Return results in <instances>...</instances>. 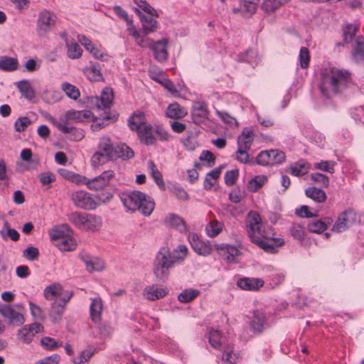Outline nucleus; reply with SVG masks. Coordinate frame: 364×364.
<instances>
[{
    "label": "nucleus",
    "mask_w": 364,
    "mask_h": 364,
    "mask_svg": "<svg viewBox=\"0 0 364 364\" xmlns=\"http://www.w3.org/2000/svg\"><path fill=\"white\" fill-rule=\"evenodd\" d=\"M247 231L251 241L267 252L274 253L277 247L284 244L283 238L274 237V233L271 228L262 224L260 215L255 211L248 213Z\"/></svg>",
    "instance_id": "obj_1"
},
{
    "label": "nucleus",
    "mask_w": 364,
    "mask_h": 364,
    "mask_svg": "<svg viewBox=\"0 0 364 364\" xmlns=\"http://www.w3.org/2000/svg\"><path fill=\"white\" fill-rule=\"evenodd\" d=\"M351 84V75L347 70L336 68H326L322 70L319 89L327 98L342 92Z\"/></svg>",
    "instance_id": "obj_2"
},
{
    "label": "nucleus",
    "mask_w": 364,
    "mask_h": 364,
    "mask_svg": "<svg viewBox=\"0 0 364 364\" xmlns=\"http://www.w3.org/2000/svg\"><path fill=\"white\" fill-rule=\"evenodd\" d=\"M119 197L127 210L132 212L139 210L145 216L150 215L155 207L154 200L139 191L123 192Z\"/></svg>",
    "instance_id": "obj_3"
},
{
    "label": "nucleus",
    "mask_w": 364,
    "mask_h": 364,
    "mask_svg": "<svg viewBox=\"0 0 364 364\" xmlns=\"http://www.w3.org/2000/svg\"><path fill=\"white\" fill-rule=\"evenodd\" d=\"M68 218L75 227L84 231L95 232L102 225V218L93 214L74 212L70 213Z\"/></svg>",
    "instance_id": "obj_4"
},
{
    "label": "nucleus",
    "mask_w": 364,
    "mask_h": 364,
    "mask_svg": "<svg viewBox=\"0 0 364 364\" xmlns=\"http://www.w3.org/2000/svg\"><path fill=\"white\" fill-rule=\"evenodd\" d=\"M97 148L98 151L93 154L90 160L93 167H98L107 161L114 160V146L109 136H103L100 138Z\"/></svg>",
    "instance_id": "obj_5"
},
{
    "label": "nucleus",
    "mask_w": 364,
    "mask_h": 364,
    "mask_svg": "<svg viewBox=\"0 0 364 364\" xmlns=\"http://www.w3.org/2000/svg\"><path fill=\"white\" fill-rule=\"evenodd\" d=\"M272 316L263 309H255L250 311L247 323L250 331L256 335L262 333L273 323Z\"/></svg>",
    "instance_id": "obj_6"
},
{
    "label": "nucleus",
    "mask_w": 364,
    "mask_h": 364,
    "mask_svg": "<svg viewBox=\"0 0 364 364\" xmlns=\"http://www.w3.org/2000/svg\"><path fill=\"white\" fill-rule=\"evenodd\" d=\"M171 252L168 247H164L157 252L154 261V274L159 279H164L167 277L169 269L175 264L171 257Z\"/></svg>",
    "instance_id": "obj_7"
},
{
    "label": "nucleus",
    "mask_w": 364,
    "mask_h": 364,
    "mask_svg": "<svg viewBox=\"0 0 364 364\" xmlns=\"http://www.w3.org/2000/svg\"><path fill=\"white\" fill-rule=\"evenodd\" d=\"M286 155L278 149L262 151L257 156L256 161L261 166L279 165L285 161Z\"/></svg>",
    "instance_id": "obj_8"
},
{
    "label": "nucleus",
    "mask_w": 364,
    "mask_h": 364,
    "mask_svg": "<svg viewBox=\"0 0 364 364\" xmlns=\"http://www.w3.org/2000/svg\"><path fill=\"white\" fill-rule=\"evenodd\" d=\"M71 199L75 206L85 210H94L97 203L92 196L85 191H75L71 195Z\"/></svg>",
    "instance_id": "obj_9"
},
{
    "label": "nucleus",
    "mask_w": 364,
    "mask_h": 364,
    "mask_svg": "<svg viewBox=\"0 0 364 364\" xmlns=\"http://www.w3.org/2000/svg\"><path fill=\"white\" fill-rule=\"evenodd\" d=\"M48 119L58 130L67 134L68 139L71 141H80L85 136L82 129L65 125L63 122H58V120L53 117H50Z\"/></svg>",
    "instance_id": "obj_10"
},
{
    "label": "nucleus",
    "mask_w": 364,
    "mask_h": 364,
    "mask_svg": "<svg viewBox=\"0 0 364 364\" xmlns=\"http://www.w3.org/2000/svg\"><path fill=\"white\" fill-rule=\"evenodd\" d=\"M0 314L9 320L10 325L20 326L25 322L23 314L8 304H0Z\"/></svg>",
    "instance_id": "obj_11"
},
{
    "label": "nucleus",
    "mask_w": 364,
    "mask_h": 364,
    "mask_svg": "<svg viewBox=\"0 0 364 364\" xmlns=\"http://www.w3.org/2000/svg\"><path fill=\"white\" fill-rule=\"evenodd\" d=\"M135 11L140 18L141 22L142 34L145 37L146 36L157 31L159 24L157 21L154 18V16H158L157 14L156 15L148 14L147 13L144 14L139 11V9H135Z\"/></svg>",
    "instance_id": "obj_12"
},
{
    "label": "nucleus",
    "mask_w": 364,
    "mask_h": 364,
    "mask_svg": "<svg viewBox=\"0 0 364 364\" xmlns=\"http://www.w3.org/2000/svg\"><path fill=\"white\" fill-rule=\"evenodd\" d=\"M43 330V326L39 323L26 325L18 331L17 338L21 342L28 344L32 341L35 335Z\"/></svg>",
    "instance_id": "obj_13"
},
{
    "label": "nucleus",
    "mask_w": 364,
    "mask_h": 364,
    "mask_svg": "<svg viewBox=\"0 0 364 364\" xmlns=\"http://www.w3.org/2000/svg\"><path fill=\"white\" fill-rule=\"evenodd\" d=\"M114 176V171L112 170L105 171L100 176L92 179H88L87 186L91 190H101L106 187L110 181Z\"/></svg>",
    "instance_id": "obj_14"
},
{
    "label": "nucleus",
    "mask_w": 364,
    "mask_h": 364,
    "mask_svg": "<svg viewBox=\"0 0 364 364\" xmlns=\"http://www.w3.org/2000/svg\"><path fill=\"white\" fill-rule=\"evenodd\" d=\"M72 294H70L66 298H57L52 304L49 311V317L52 322L58 323L63 317L66 303L71 298Z\"/></svg>",
    "instance_id": "obj_15"
},
{
    "label": "nucleus",
    "mask_w": 364,
    "mask_h": 364,
    "mask_svg": "<svg viewBox=\"0 0 364 364\" xmlns=\"http://www.w3.org/2000/svg\"><path fill=\"white\" fill-rule=\"evenodd\" d=\"M55 23V17L49 11H44L40 13L37 22L38 33L40 36L45 35L51 30Z\"/></svg>",
    "instance_id": "obj_16"
},
{
    "label": "nucleus",
    "mask_w": 364,
    "mask_h": 364,
    "mask_svg": "<svg viewBox=\"0 0 364 364\" xmlns=\"http://www.w3.org/2000/svg\"><path fill=\"white\" fill-rule=\"evenodd\" d=\"M355 220V213L348 209L342 212L336 223L332 228V231L336 232H342L348 228L349 225Z\"/></svg>",
    "instance_id": "obj_17"
},
{
    "label": "nucleus",
    "mask_w": 364,
    "mask_h": 364,
    "mask_svg": "<svg viewBox=\"0 0 364 364\" xmlns=\"http://www.w3.org/2000/svg\"><path fill=\"white\" fill-rule=\"evenodd\" d=\"M168 43L167 38H163L155 42L151 39V45L147 47L152 50L155 59L160 63L164 62L167 59Z\"/></svg>",
    "instance_id": "obj_18"
},
{
    "label": "nucleus",
    "mask_w": 364,
    "mask_h": 364,
    "mask_svg": "<svg viewBox=\"0 0 364 364\" xmlns=\"http://www.w3.org/2000/svg\"><path fill=\"white\" fill-rule=\"evenodd\" d=\"M218 250L221 257L229 263H237L240 259V252L235 246L222 245Z\"/></svg>",
    "instance_id": "obj_19"
},
{
    "label": "nucleus",
    "mask_w": 364,
    "mask_h": 364,
    "mask_svg": "<svg viewBox=\"0 0 364 364\" xmlns=\"http://www.w3.org/2000/svg\"><path fill=\"white\" fill-rule=\"evenodd\" d=\"M127 31L128 34L131 36L135 41L136 43L141 48H147L151 45V38L145 37L133 24L131 19L127 22Z\"/></svg>",
    "instance_id": "obj_20"
},
{
    "label": "nucleus",
    "mask_w": 364,
    "mask_h": 364,
    "mask_svg": "<svg viewBox=\"0 0 364 364\" xmlns=\"http://www.w3.org/2000/svg\"><path fill=\"white\" fill-rule=\"evenodd\" d=\"M80 259L85 264L86 269L89 272L95 271H102L105 268V264L102 260L98 257H93L85 252L79 255Z\"/></svg>",
    "instance_id": "obj_21"
},
{
    "label": "nucleus",
    "mask_w": 364,
    "mask_h": 364,
    "mask_svg": "<svg viewBox=\"0 0 364 364\" xmlns=\"http://www.w3.org/2000/svg\"><path fill=\"white\" fill-rule=\"evenodd\" d=\"M136 132L138 138L142 144L149 146L156 143L155 129L150 124L144 125Z\"/></svg>",
    "instance_id": "obj_22"
},
{
    "label": "nucleus",
    "mask_w": 364,
    "mask_h": 364,
    "mask_svg": "<svg viewBox=\"0 0 364 364\" xmlns=\"http://www.w3.org/2000/svg\"><path fill=\"white\" fill-rule=\"evenodd\" d=\"M90 114L85 111L68 110L64 115H62L58 122H63L70 126V122H80L84 119L89 117Z\"/></svg>",
    "instance_id": "obj_23"
},
{
    "label": "nucleus",
    "mask_w": 364,
    "mask_h": 364,
    "mask_svg": "<svg viewBox=\"0 0 364 364\" xmlns=\"http://www.w3.org/2000/svg\"><path fill=\"white\" fill-rule=\"evenodd\" d=\"M113 92L111 88L102 90L100 97L95 98V104L98 109H108L112 105Z\"/></svg>",
    "instance_id": "obj_24"
},
{
    "label": "nucleus",
    "mask_w": 364,
    "mask_h": 364,
    "mask_svg": "<svg viewBox=\"0 0 364 364\" xmlns=\"http://www.w3.org/2000/svg\"><path fill=\"white\" fill-rule=\"evenodd\" d=\"M164 224L181 233L187 231L185 221L179 215L174 213H168L165 216Z\"/></svg>",
    "instance_id": "obj_25"
},
{
    "label": "nucleus",
    "mask_w": 364,
    "mask_h": 364,
    "mask_svg": "<svg viewBox=\"0 0 364 364\" xmlns=\"http://www.w3.org/2000/svg\"><path fill=\"white\" fill-rule=\"evenodd\" d=\"M168 293L166 288L154 284L146 287L144 290V296L149 300L155 301L164 297Z\"/></svg>",
    "instance_id": "obj_26"
},
{
    "label": "nucleus",
    "mask_w": 364,
    "mask_h": 364,
    "mask_svg": "<svg viewBox=\"0 0 364 364\" xmlns=\"http://www.w3.org/2000/svg\"><path fill=\"white\" fill-rule=\"evenodd\" d=\"M264 281L259 278H242L237 281V286L243 290L257 291L264 285Z\"/></svg>",
    "instance_id": "obj_27"
},
{
    "label": "nucleus",
    "mask_w": 364,
    "mask_h": 364,
    "mask_svg": "<svg viewBox=\"0 0 364 364\" xmlns=\"http://www.w3.org/2000/svg\"><path fill=\"white\" fill-rule=\"evenodd\" d=\"M208 341L210 345L216 350H222L225 346L229 344L225 342V338L222 336L220 332L217 329H211L208 334Z\"/></svg>",
    "instance_id": "obj_28"
},
{
    "label": "nucleus",
    "mask_w": 364,
    "mask_h": 364,
    "mask_svg": "<svg viewBox=\"0 0 364 364\" xmlns=\"http://www.w3.org/2000/svg\"><path fill=\"white\" fill-rule=\"evenodd\" d=\"M146 124H148V123L145 114L141 111L135 112L128 120V125L133 131L137 132Z\"/></svg>",
    "instance_id": "obj_29"
},
{
    "label": "nucleus",
    "mask_w": 364,
    "mask_h": 364,
    "mask_svg": "<svg viewBox=\"0 0 364 364\" xmlns=\"http://www.w3.org/2000/svg\"><path fill=\"white\" fill-rule=\"evenodd\" d=\"M253 139V132L247 127L244 128L241 134L237 138V148L250 150Z\"/></svg>",
    "instance_id": "obj_30"
},
{
    "label": "nucleus",
    "mask_w": 364,
    "mask_h": 364,
    "mask_svg": "<svg viewBox=\"0 0 364 364\" xmlns=\"http://www.w3.org/2000/svg\"><path fill=\"white\" fill-rule=\"evenodd\" d=\"M237 60L239 62H245L255 66L259 63L260 58L259 57L257 51L251 48L239 53L237 55Z\"/></svg>",
    "instance_id": "obj_31"
},
{
    "label": "nucleus",
    "mask_w": 364,
    "mask_h": 364,
    "mask_svg": "<svg viewBox=\"0 0 364 364\" xmlns=\"http://www.w3.org/2000/svg\"><path fill=\"white\" fill-rule=\"evenodd\" d=\"M188 114L186 108L179 104L174 102L170 104L166 110V116L171 119H182Z\"/></svg>",
    "instance_id": "obj_32"
},
{
    "label": "nucleus",
    "mask_w": 364,
    "mask_h": 364,
    "mask_svg": "<svg viewBox=\"0 0 364 364\" xmlns=\"http://www.w3.org/2000/svg\"><path fill=\"white\" fill-rule=\"evenodd\" d=\"M289 172L294 176H301L309 171V164L305 160H299L288 167Z\"/></svg>",
    "instance_id": "obj_33"
},
{
    "label": "nucleus",
    "mask_w": 364,
    "mask_h": 364,
    "mask_svg": "<svg viewBox=\"0 0 364 364\" xmlns=\"http://www.w3.org/2000/svg\"><path fill=\"white\" fill-rule=\"evenodd\" d=\"M102 309L103 304L100 297L92 299V302L90 306V314L91 319L94 322H98L100 320Z\"/></svg>",
    "instance_id": "obj_34"
},
{
    "label": "nucleus",
    "mask_w": 364,
    "mask_h": 364,
    "mask_svg": "<svg viewBox=\"0 0 364 364\" xmlns=\"http://www.w3.org/2000/svg\"><path fill=\"white\" fill-rule=\"evenodd\" d=\"M352 58L356 63L364 61V37L358 36L352 51Z\"/></svg>",
    "instance_id": "obj_35"
},
{
    "label": "nucleus",
    "mask_w": 364,
    "mask_h": 364,
    "mask_svg": "<svg viewBox=\"0 0 364 364\" xmlns=\"http://www.w3.org/2000/svg\"><path fill=\"white\" fill-rule=\"evenodd\" d=\"M16 85L21 95L28 100H32L35 97V92L28 80H22L16 82Z\"/></svg>",
    "instance_id": "obj_36"
},
{
    "label": "nucleus",
    "mask_w": 364,
    "mask_h": 364,
    "mask_svg": "<svg viewBox=\"0 0 364 364\" xmlns=\"http://www.w3.org/2000/svg\"><path fill=\"white\" fill-rule=\"evenodd\" d=\"M114 160L121 159L122 160H127L133 158L134 156V151L125 144H119L114 146Z\"/></svg>",
    "instance_id": "obj_37"
},
{
    "label": "nucleus",
    "mask_w": 364,
    "mask_h": 364,
    "mask_svg": "<svg viewBox=\"0 0 364 364\" xmlns=\"http://www.w3.org/2000/svg\"><path fill=\"white\" fill-rule=\"evenodd\" d=\"M220 351L223 352L222 360L225 364H236L239 359V355L234 351L231 344H228Z\"/></svg>",
    "instance_id": "obj_38"
},
{
    "label": "nucleus",
    "mask_w": 364,
    "mask_h": 364,
    "mask_svg": "<svg viewBox=\"0 0 364 364\" xmlns=\"http://www.w3.org/2000/svg\"><path fill=\"white\" fill-rule=\"evenodd\" d=\"M192 117L194 123L200 124L205 122V104L196 102L193 105Z\"/></svg>",
    "instance_id": "obj_39"
},
{
    "label": "nucleus",
    "mask_w": 364,
    "mask_h": 364,
    "mask_svg": "<svg viewBox=\"0 0 364 364\" xmlns=\"http://www.w3.org/2000/svg\"><path fill=\"white\" fill-rule=\"evenodd\" d=\"M73 231L67 224L54 228L50 232V237L52 240L60 241L63 237L72 235Z\"/></svg>",
    "instance_id": "obj_40"
},
{
    "label": "nucleus",
    "mask_w": 364,
    "mask_h": 364,
    "mask_svg": "<svg viewBox=\"0 0 364 364\" xmlns=\"http://www.w3.org/2000/svg\"><path fill=\"white\" fill-rule=\"evenodd\" d=\"M289 232L294 240L299 241L301 245H304L306 232L302 225L299 223L292 224L289 229Z\"/></svg>",
    "instance_id": "obj_41"
},
{
    "label": "nucleus",
    "mask_w": 364,
    "mask_h": 364,
    "mask_svg": "<svg viewBox=\"0 0 364 364\" xmlns=\"http://www.w3.org/2000/svg\"><path fill=\"white\" fill-rule=\"evenodd\" d=\"M289 1L290 0H264L261 7L265 13L272 14Z\"/></svg>",
    "instance_id": "obj_42"
},
{
    "label": "nucleus",
    "mask_w": 364,
    "mask_h": 364,
    "mask_svg": "<svg viewBox=\"0 0 364 364\" xmlns=\"http://www.w3.org/2000/svg\"><path fill=\"white\" fill-rule=\"evenodd\" d=\"M84 74L90 81H102L103 80L99 64L92 65L89 68H85L83 70Z\"/></svg>",
    "instance_id": "obj_43"
},
{
    "label": "nucleus",
    "mask_w": 364,
    "mask_h": 364,
    "mask_svg": "<svg viewBox=\"0 0 364 364\" xmlns=\"http://www.w3.org/2000/svg\"><path fill=\"white\" fill-rule=\"evenodd\" d=\"M305 193L308 198H310L316 203H323L326 199L325 191L316 187H309L306 188Z\"/></svg>",
    "instance_id": "obj_44"
},
{
    "label": "nucleus",
    "mask_w": 364,
    "mask_h": 364,
    "mask_svg": "<svg viewBox=\"0 0 364 364\" xmlns=\"http://www.w3.org/2000/svg\"><path fill=\"white\" fill-rule=\"evenodd\" d=\"M18 60L9 56L0 57V70L7 72H12L18 68Z\"/></svg>",
    "instance_id": "obj_45"
},
{
    "label": "nucleus",
    "mask_w": 364,
    "mask_h": 364,
    "mask_svg": "<svg viewBox=\"0 0 364 364\" xmlns=\"http://www.w3.org/2000/svg\"><path fill=\"white\" fill-rule=\"evenodd\" d=\"M148 169L154 178V181L161 190H165L166 186L163 180L161 173L159 171L156 166L152 161L148 162Z\"/></svg>",
    "instance_id": "obj_46"
},
{
    "label": "nucleus",
    "mask_w": 364,
    "mask_h": 364,
    "mask_svg": "<svg viewBox=\"0 0 364 364\" xmlns=\"http://www.w3.org/2000/svg\"><path fill=\"white\" fill-rule=\"evenodd\" d=\"M189 242L194 251L200 255H205V243L200 240L196 233H190L188 235Z\"/></svg>",
    "instance_id": "obj_47"
},
{
    "label": "nucleus",
    "mask_w": 364,
    "mask_h": 364,
    "mask_svg": "<svg viewBox=\"0 0 364 364\" xmlns=\"http://www.w3.org/2000/svg\"><path fill=\"white\" fill-rule=\"evenodd\" d=\"M56 246L62 251H73L76 248L77 243L72 235H68L58 241Z\"/></svg>",
    "instance_id": "obj_48"
},
{
    "label": "nucleus",
    "mask_w": 364,
    "mask_h": 364,
    "mask_svg": "<svg viewBox=\"0 0 364 364\" xmlns=\"http://www.w3.org/2000/svg\"><path fill=\"white\" fill-rule=\"evenodd\" d=\"M188 248L185 245H179L173 252L171 257L175 264L181 263L187 257Z\"/></svg>",
    "instance_id": "obj_49"
},
{
    "label": "nucleus",
    "mask_w": 364,
    "mask_h": 364,
    "mask_svg": "<svg viewBox=\"0 0 364 364\" xmlns=\"http://www.w3.org/2000/svg\"><path fill=\"white\" fill-rule=\"evenodd\" d=\"M63 289L60 284H53L45 288L43 294L47 300H52L55 297L59 298L62 294Z\"/></svg>",
    "instance_id": "obj_50"
},
{
    "label": "nucleus",
    "mask_w": 364,
    "mask_h": 364,
    "mask_svg": "<svg viewBox=\"0 0 364 364\" xmlns=\"http://www.w3.org/2000/svg\"><path fill=\"white\" fill-rule=\"evenodd\" d=\"M328 221H322L321 220H313L308 225V229L310 232L314 233H321L326 230L328 225H330V219H327Z\"/></svg>",
    "instance_id": "obj_51"
},
{
    "label": "nucleus",
    "mask_w": 364,
    "mask_h": 364,
    "mask_svg": "<svg viewBox=\"0 0 364 364\" xmlns=\"http://www.w3.org/2000/svg\"><path fill=\"white\" fill-rule=\"evenodd\" d=\"M223 225L218 220H210L208 225H206V234L211 237L217 236L223 230Z\"/></svg>",
    "instance_id": "obj_52"
},
{
    "label": "nucleus",
    "mask_w": 364,
    "mask_h": 364,
    "mask_svg": "<svg viewBox=\"0 0 364 364\" xmlns=\"http://www.w3.org/2000/svg\"><path fill=\"white\" fill-rule=\"evenodd\" d=\"M217 114L229 128L234 129L238 127L237 119L228 112L217 111Z\"/></svg>",
    "instance_id": "obj_53"
},
{
    "label": "nucleus",
    "mask_w": 364,
    "mask_h": 364,
    "mask_svg": "<svg viewBox=\"0 0 364 364\" xmlns=\"http://www.w3.org/2000/svg\"><path fill=\"white\" fill-rule=\"evenodd\" d=\"M309 139L311 143L316 145L318 147L321 149H323L326 144V136L321 132L317 131H314L309 136Z\"/></svg>",
    "instance_id": "obj_54"
},
{
    "label": "nucleus",
    "mask_w": 364,
    "mask_h": 364,
    "mask_svg": "<svg viewBox=\"0 0 364 364\" xmlns=\"http://www.w3.org/2000/svg\"><path fill=\"white\" fill-rule=\"evenodd\" d=\"M223 168V166H220L215 169L206 173V188L208 187V185L209 188H211L215 184L217 179L220 176Z\"/></svg>",
    "instance_id": "obj_55"
},
{
    "label": "nucleus",
    "mask_w": 364,
    "mask_h": 364,
    "mask_svg": "<svg viewBox=\"0 0 364 364\" xmlns=\"http://www.w3.org/2000/svg\"><path fill=\"white\" fill-rule=\"evenodd\" d=\"M336 162L334 161H321L314 164V168L329 173H333Z\"/></svg>",
    "instance_id": "obj_56"
},
{
    "label": "nucleus",
    "mask_w": 364,
    "mask_h": 364,
    "mask_svg": "<svg viewBox=\"0 0 364 364\" xmlns=\"http://www.w3.org/2000/svg\"><path fill=\"white\" fill-rule=\"evenodd\" d=\"M62 89L65 92L66 95L73 100H77L80 95L79 90L75 86L68 82L63 83Z\"/></svg>",
    "instance_id": "obj_57"
},
{
    "label": "nucleus",
    "mask_w": 364,
    "mask_h": 364,
    "mask_svg": "<svg viewBox=\"0 0 364 364\" xmlns=\"http://www.w3.org/2000/svg\"><path fill=\"white\" fill-rule=\"evenodd\" d=\"M198 295V291L192 289L183 291L178 296V299L183 303H188L194 299Z\"/></svg>",
    "instance_id": "obj_58"
},
{
    "label": "nucleus",
    "mask_w": 364,
    "mask_h": 364,
    "mask_svg": "<svg viewBox=\"0 0 364 364\" xmlns=\"http://www.w3.org/2000/svg\"><path fill=\"white\" fill-rule=\"evenodd\" d=\"M358 25L356 23L348 24L343 30V38L346 43L351 41L358 30Z\"/></svg>",
    "instance_id": "obj_59"
},
{
    "label": "nucleus",
    "mask_w": 364,
    "mask_h": 364,
    "mask_svg": "<svg viewBox=\"0 0 364 364\" xmlns=\"http://www.w3.org/2000/svg\"><path fill=\"white\" fill-rule=\"evenodd\" d=\"M267 178L264 176H257L248 183V188L251 191H257L267 181Z\"/></svg>",
    "instance_id": "obj_60"
},
{
    "label": "nucleus",
    "mask_w": 364,
    "mask_h": 364,
    "mask_svg": "<svg viewBox=\"0 0 364 364\" xmlns=\"http://www.w3.org/2000/svg\"><path fill=\"white\" fill-rule=\"evenodd\" d=\"M67 46L68 55L70 58L77 59L82 55V49L77 43L74 42L71 43L70 44H68V43H67Z\"/></svg>",
    "instance_id": "obj_61"
},
{
    "label": "nucleus",
    "mask_w": 364,
    "mask_h": 364,
    "mask_svg": "<svg viewBox=\"0 0 364 364\" xmlns=\"http://www.w3.org/2000/svg\"><path fill=\"white\" fill-rule=\"evenodd\" d=\"M259 0H240V6L247 13L254 14L257 8Z\"/></svg>",
    "instance_id": "obj_62"
},
{
    "label": "nucleus",
    "mask_w": 364,
    "mask_h": 364,
    "mask_svg": "<svg viewBox=\"0 0 364 364\" xmlns=\"http://www.w3.org/2000/svg\"><path fill=\"white\" fill-rule=\"evenodd\" d=\"M31 121L26 117L18 118L14 123V129L18 132H23L30 124Z\"/></svg>",
    "instance_id": "obj_63"
},
{
    "label": "nucleus",
    "mask_w": 364,
    "mask_h": 364,
    "mask_svg": "<svg viewBox=\"0 0 364 364\" xmlns=\"http://www.w3.org/2000/svg\"><path fill=\"white\" fill-rule=\"evenodd\" d=\"M28 304L32 316L36 320L43 321L45 316L41 308L32 301H29Z\"/></svg>",
    "instance_id": "obj_64"
}]
</instances>
